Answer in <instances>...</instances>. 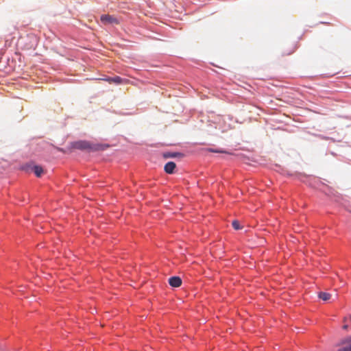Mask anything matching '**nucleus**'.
I'll return each instance as SVG.
<instances>
[{
	"mask_svg": "<svg viewBox=\"0 0 351 351\" xmlns=\"http://www.w3.org/2000/svg\"><path fill=\"white\" fill-rule=\"evenodd\" d=\"M71 147L72 149H80V150H97V148L93 147L90 143L85 141H79L73 142L71 143Z\"/></svg>",
	"mask_w": 351,
	"mask_h": 351,
	"instance_id": "f257e3e1",
	"label": "nucleus"
},
{
	"mask_svg": "<svg viewBox=\"0 0 351 351\" xmlns=\"http://www.w3.org/2000/svg\"><path fill=\"white\" fill-rule=\"evenodd\" d=\"M100 20L104 25L108 24H119V20L113 16L109 14H103L101 16Z\"/></svg>",
	"mask_w": 351,
	"mask_h": 351,
	"instance_id": "f03ea898",
	"label": "nucleus"
},
{
	"mask_svg": "<svg viewBox=\"0 0 351 351\" xmlns=\"http://www.w3.org/2000/svg\"><path fill=\"white\" fill-rule=\"evenodd\" d=\"M341 345L344 346L339 348L338 351H351V337L343 339L341 341Z\"/></svg>",
	"mask_w": 351,
	"mask_h": 351,
	"instance_id": "7ed1b4c3",
	"label": "nucleus"
},
{
	"mask_svg": "<svg viewBox=\"0 0 351 351\" xmlns=\"http://www.w3.org/2000/svg\"><path fill=\"white\" fill-rule=\"evenodd\" d=\"M169 283L173 287H179L182 285V280L178 276H173L169 279Z\"/></svg>",
	"mask_w": 351,
	"mask_h": 351,
	"instance_id": "20e7f679",
	"label": "nucleus"
},
{
	"mask_svg": "<svg viewBox=\"0 0 351 351\" xmlns=\"http://www.w3.org/2000/svg\"><path fill=\"white\" fill-rule=\"evenodd\" d=\"M176 167V165L174 162H168L164 167L165 171L167 173L171 174L173 173L174 169Z\"/></svg>",
	"mask_w": 351,
	"mask_h": 351,
	"instance_id": "39448f33",
	"label": "nucleus"
},
{
	"mask_svg": "<svg viewBox=\"0 0 351 351\" xmlns=\"http://www.w3.org/2000/svg\"><path fill=\"white\" fill-rule=\"evenodd\" d=\"M106 81H107L109 84H121L123 82V79L119 76H116L114 77H108L105 79Z\"/></svg>",
	"mask_w": 351,
	"mask_h": 351,
	"instance_id": "423d86ee",
	"label": "nucleus"
},
{
	"mask_svg": "<svg viewBox=\"0 0 351 351\" xmlns=\"http://www.w3.org/2000/svg\"><path fill=\"white\" fill-rule=\"evenodd\" d=\"M318 297L323 301H328L330 299L331 295L326 292H319Z\"/></svg>",
	"mask_w": 351,
	"mask_h": 351,
	"instance_id": "0eeeda50",
	"label": "nucleus"
},
{
	"mask_svg": "<svg viewBox=\"0 0 351 351\" xmlns=\"http://www.w3.org/2000/svg\"><path fill=\"white\" fill-rule=\"evenodd\" d=\"M34 172L37 177H40L43 173V169L40 166H34Z\"/></svg>",
	"mask_w": 351,
	"mask_h": 351,
	"instance_id": "6e6552de",
	"label": "nucleus"
},
{
	"mask_svg": "<svg viewBox=\"0 0 351 351\" xmlns=\"http://www.w3.org/2000/svg\"><path fill=\"white\" fill-rule=\"evenodd\" d=\"M180 155V153H177V152H173V153H171V152H166V153H164L163 156L165 158H174V157H177L178 156Z\"/></svg>",
	"mask_w": 351,
	"mask_h": 351,
	"instance_id": "1a4fd4ad",
	"label": "nucleus"
},
{
	"mask_svg": "<svg viewBox=\"0 0 351 351\" xmlns=\"http://www.w3.org/2000/svg\"><path fill=\"white\" fill-rule=\"evenodd\" d=\"M207 150L210 152H213V153L230 154L229 152H228L225 150H222V149H212V148H208Z\"/></svg>",
	"mask_w": 351,
	"mask_h": 351,
	"instance_id": "9d476101",
	"label": "nucleus"
},
{
	"mask_svg": "<svg viewBox=\"0 0 351 351\" xmlns=\"http://www.w3.org/2000/svg\"><path fill=\"white\" fill-rule=\"evenodd\" d=\"M232 227L234 228V229H235V230L241 229V226H240L239 221H237V220L233 221L232 223Z\"/></svg>",
	"mask_w": 351,
	"mask_h": 351,
	"instance_id": "9b49d317",
	"label": "nucleus"
},
{
	"mask_svg": "<svg viewBox=\"0 0 351 351\" xmlns=\"http://www.w3.org/2000/svg\"><path fill=\"white\" fill-rule=\"evenodd\" d=\"M347 328H348V326H347V325H344V326H343V329H347Z\"/></svg>",
	"mask_w": 351,
	"mask_h": 351,
	"instance_id": "f8f14e48",
	"label": "nucleus"
},
{
	"mask_svg": "<svg viewBox=\"0 0 351 351\" xmlns=\"http://www.w3.org/2000/svg\"><path fill=\"white\" fill-rule=\"evenodd\" d=\"M349 319L350 320L351 322V315L349 316Z\"/></svg>",
	"mask_w": 351,
	"mask_h": 351,
	"instance_id": "ddd939ff",
	"label": "nucleus"
}]
</instances>
